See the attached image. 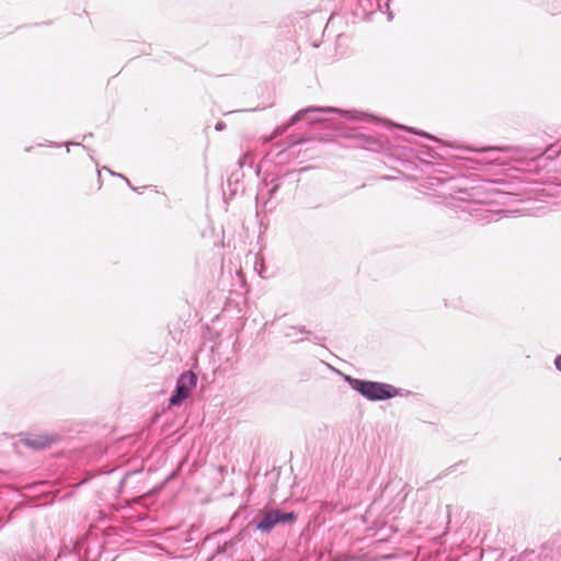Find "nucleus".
Wrapping results in <instances>:
<instances>
[{
	"label": "nucleus",
	"mask_w": 561,
	"mask_h": 561,
	"mask_svg": "<svg viewBox=\"0 0 561 561\" xmlns=\"http://www.w3.org/2000/svg\"><path fill=\"white\" fill-rule=\"evenodd\" d=\"M490 185L489 181L474 184L463 176H451L442 181V193L450 197V204L455 208L467 213L481 224H489L500 217V211L491 208L496 192L490 190Z\"/></svg>",
	"instance_id": "obj_1"
},
{
	"label": "nucleus",
	"mask_w": 561,
	"mask_h": 561,
	"mask_svg": "<svg viewBox=\"0 0 561 561\" xmlns=\"http://www.w3.org/2000/svg\"><path fill=\"white\" fill-rule=\"evenodd\" d=\"M62 436L56 432H20L16 435L3 433L1 442H8L15 451L22 445L33 453H42L60 443Z\"/></svg>",
	"instance_id": "obj_2"
},
{
	"label": "nucleus",
	"mask_w": 561,
	"mask_h": 561,
	"mask_svg": "<svg viewBox=\"0 0 561 561\" xmlns=\"http://www.w3.org/2000/svg\"><path fill=\"white\" fill-rule=\"evenodd\" d=\"M344 380L350 387L369 401H385L397 396H402V389L390 383L365 380L345 376Z\"/></svg>",
	"instance_id": "obj_3"
},
{
	"label": "nucleus",
	"mask_w": 561,
	"mask_h": 561,
	"mask_svg": "<svg viewBox=\"0 0 561 561\" xmlns=\"http://www.w3.org/2000/svg\"><path fill=\"white\" fill-rule=\"evenodd\" d=\"M317 113H339L343 117H345V119L347 122H353V123H375L376 122V119L373 116H370L366 113L357 112V111H343V110H340L336 107H331V106H327V107L309 106V107L302 108V110L298 111L297 113H295L291 116V118L289 119V122L287 123L286 127H290V126L295 125L296 123L304 121V119L307 121L309 124L319 122L320 119L314 116V114H317Z\"/></svg>",
	"instance_id": "obj_4"
},
{
	"label": "nucleus",
	"mask_w": 561,
	"mask_h": 561,
	"mask_svg": "<svg viewBox=\"0 0 561 561\" xmlns=\"http://www.w3.org/2000/svg\"><path fill=\"white\" fill-rule=\"evenodd\" d=\"M353 129L354 133L351 134L350 137L358 140L359 147L371 151H382L388 149L389 138L383 134L362 131V129H365L364 126H356Z\"/></svg>",
	"instance_id": "obj_5"
},
{
	"label": "nucleus",
	"mask_w": 561,
	"mask_h": 561,
	"mask_svg": "<svg viewBox=\"0 0 561 561\" xmlns=\"http://www.w3.org/2000/svg\"><path fill=\"white\" fill-rule=\"evenodd\" d=\"M197 383V375L187 370L182 373L175 385V389L173 390L169 403L172 407L181 405L190 396L191 391L196 387Z\"/></svg>",
	"instance_id": "obj_6"
},
{
	"label": "nucleus",
	"mask_w": 561,
	"mask_h": 561,
	"mask_svg": "<svg viewBox=\"0 0 561 561\" xmlns=\"http://www.w3.org/2000/svg\"><path fill=\"white\" fill-rule=\"evenodd\" d=\"M296 519V515L294 513H282L277 510L275 511H266L262 514L261 520L257 523V529L263 533H268L273 529L278 523H287Z\"/></svg>",
	"instance_id": "obj_7"
},
{
	"label": "nucleus",
	"mask_w": 561,
	"mask_h": 561,
	"mask_svg": "<svg viewBox=\"0 0 561 561\" xmlns=\"http://www.w3.org/2000/svg\"><path fill=\"white\" fill-rule=\"evenodd\" d=\"M483 151H485L488 153H493V152H497V151L507 152L511 154V158H513V159H519L529 153V151H527L523 148L510 147V146H507V147H490V148L483 149Z\"/></svg>",
	"instance_id": "obj_8"
},
{
	"label": "nucleus",
	"mask_w": 561,
	"mask_h": 561,
	"mask_svg": "<svg viewBox=\"0 0 561 561\" xmlns=\"http://www.w3.org/2000/svg\"><path fill=\"white\" fill-rule=\"evenodd\" d=\"M444 306L446 308H453V309H463L465 308V301L460 296H454L450 298L444 299Z\"/></svg>",
	"instance_id": "obj_9"
},
{
	"label": "nucleus",
	"mask_w": 561,
	"mask_h": 561,
	"mask_svg": "<svg viewBox=\"0 0 561 561\" xmlns=\"http://www.w3.org/2000/svg\"><path fill=\"white\" fill-rule=\"evenodd\" d=\"M358 2L364 9L374 11L376 7L377 9L381 10V0H358Z\"/></svg>",
	"instance_id": "obj_10"
},
{
	"label": "nucleus",
	"mask_w": 561,
	"mask_h": 561,
	"mask_svg": "<svg viewBox=\"0 0 561 561\" xmlns=\"http://www.w3.org/2000/svg\"><path fill=\"white\" fill-rule=\"evenodd\" d=\"M299 332V333H306V334H311V332L309 330H307L305 327H301V328H297V327H290L288 329V331L285 333V335L287 337H291V336H295V334Z\"/></svg>",
	"instance_id": "obj_11"
},
{
	"label": "nucleus",
	"mask_w": 561,
	"mask_h": 561,
	"mask_svg": "<svg viewBox=\"0 0 561 561\" xmlns=\"http://www.w3.org/2000/svg\"><path fill=\"white\" fill-rule=\"evenodd\" d=\"M278 180L277 179H273L271 181V187L267 190V194H268V197L272 198L274 196V194L278 191L279 188V183L277 182Z\"/></svg>",
	"instance_id": "obj_12"
},
{
	"label": "nucleus",
	"mask_w": 561,
	"mask_h": 561,
	"mask_svg": "<svg viewBox=\"0 0 561 561\" xmlns=\"http://www.w3.org/2000/svg\"><path fill=\"white\" fill-rule=\"evenodd\" d=\"M545 154H546L548 158H553L554 156H558V154H559V150L554 149L553 147H550V148H548V149L545 151Z\"/></svg>",
	"instance_id": "obj_13"
},
{
	"label": "nucleus",
	"mask_w": 561,
	"mask_h": 561,
	"mask_svg": "<svg viewBox=\"0 0 561 561\" xmlns=\"http://www.w3.org/2000/svg\"><path fill=\"white\" fill-rule=\"evenodd\" d=\"M554 367L561 373V355H557L553 359Z\"/></svg>",
	"instance_id": "obj_14"
},
{
	"label": "nucleus",
	"mask_w": 561,
	"mask_h": 561,
	"mask_svg": "<svg viewBox=\"0 0 561 561\" xmlns=\"http://www.w3.org/2000/svg\"><path fill=\"white\" fill-rule=\"evenodd\" d=\"M232 181L234 182H238L239 181V173L238 172H233L230 174V176L228 178V185L230 186Z\"/></svg>",
	"instance_id": "obj_15"
},
{
	"label": "nucleus",
	"mask_w": 561,
	"mask_h": 561,
	"mask_svg": "<svg viewBox=\"0 0 561 561\" xmlns=\"http://www.w3.org/2000/svg\"><path fill=\"white\" fill-rule=\"evenodd\" d=\"M225 128H226V124L224 122H217L215 125V129L218 131L224 130Z\"/></svg>",
	"instance_id": "obj_16"
},
{
	"label": "nucleus",
	"mask_w": 561,
	"mask_h": 561,
	"mask_svg": "<svg viewBox=\"0 0 561 561\" xmlns=\"http://www.w3.org/2000/svg\"><path fill=\"white\" fill-rule=\"evenodd\" d=\"M489 162L491 163H496V164H503V162L499 161L497 158H493L492 156H490L489 158Z\"/></svg>",
	"instance_id": "obj_17"
},
{
	"label": "nucleus",
	"mask_w": 561,
	"mask_h": 561,
	"mask_svg": "<svg viewBox=\"0 0 561 561\" xmlns=\"http://www.w3.org/2000/svg\"><path fill=\"white\" fill-rule=\"evenodd\" d=\"M321 341H322V337L317 336V335H316V336H313V342H314V343L319 344Z\"/></svg>",
	"instance_id": "obj_18"
},
{
	"label": "nucleus",
	"mask_w": 561,
	"mask_h": 561,
	"mask_svg": "<svg viewBox=\"0 0 561 561\" xmlns=\"http://www.w3.org/2000/svg\"><path fill=\"white\" fill-rule=\"evenodd\" d=\"M117 176L123 178V179L126 181V183L130 186V182H129V180H128V179H126V178H125L124 175H122V174H117Z\"/></svg>",
	"instance_id": "obj_19"
},
{
	"label": "nucleus",
	"mask_w": 561,
	"mask_h": 561,
	"mask_svg": "<svg viewBox=\"0 0 561 561\" xmlns=\"http://www.w3.org/2000/svg\"><path fill=\"white\" fill-rule=\"evenodd\" d=\"M420 135L425 136V137H427V138H430V139H432V140H435V141H436L435 137H431V136H428V135H426V134H423V133H421Z\"/></svg>",
	"instance_id": "obj_20"
},
{
	"label": "nucleus",
	"mask_w": 561,
	"mask_h": 561,
	"mask_svg": "<svg viewBox=\"0 0 561 561\" xmlns=\"http://www.w3.org/2000/svg\"><path fill=\"white\" fill-rule=\"evenodd\" d=\"M287 128H288V127H286V126H285V127H283V129H282V130L276 129V133H279V134H280V133H283L284 130H286Z\"/></svg>",
	"instance_id": "obj_21"
},
{
	"label": "nucleus",
	"mask_w": 561,
	"mask_h": 561,
	"mask_svg": "<svg viewBox=\"0 0 561 561\" xmlns=\"http://www.w3.org/2000/svg\"><path fill=\"white\" fill-rule=\"evenodd\" d=\"M239 165L242 167V158L239 159Z\"/></svg>",
	"instance_id": "obj_22"
}]
</instances>
